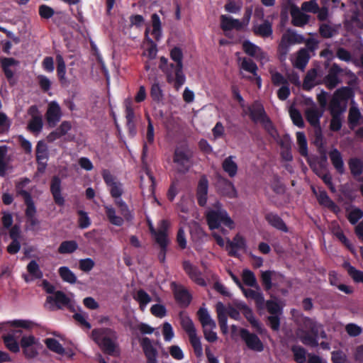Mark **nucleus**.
<instances>
[{"mask_svg":"<svg viewBox=\"0 0 363 363\" xmlns=\"http://www.w3.org/2000/svg\"><path fill=\"white\" fill-rule=\"evenodd\" d=\"M352 96V91L349 87H343L335 91L330 101V108L331 111L341 113L345 109L347 101Z\"/></svg>","mask_w":363,"mask_h":363,"instance_id":"obj_9","label":"nucleus"},{"mask_svg":"<svg viewBox=\"0 0 363 363\" xmlns=\"http://www.w3.org/2000/svg\"><path fill=\"white\" fill-rule=\"evenodd\" d=\"M10 158L7 155V147L0 146V176H4L9 169Z\"/></svg>","mask_w":363,"mask_h":363,"instance_id":"obj_38","label":"nucleus"},{"mask_svg":"<svg viewBox=\"0 0 363 363\" xmlns=\"http://www.w3.org/2000/svg\"><path fill=\"white\" fill-rule=\"evenodd\" d=\"M148 225L152 234L156 242L162 247H164L168 243L167 230L169 227V223L167 220H162L160 222L158 228L155 230L151 221L148 220Z\"/></svg>","mask_w":363,"mask_h":363,"instance_id":"obj_13","label":"nucleus"},{"mask_svg":"<svg viewBox=\"0 0 363 363\" xmlns=\"http://www.w3.org/2000/svg\"><path fill=\"white\" fill-rule=\"evenodd\" d=\"M192 153L186 145L177 147L174 153L173 163L174 168L180 172H187L191 167Z\"/></svg>","mask_w":363,"mask_h":363,"instance_id":"obj_7","label":"nucleus"},{"mask_svg":"<svg viewBox=\"0 0 363 363\" xmlns=\"http://www.w3.org/2000/svg\"><path fill=\"white\" fill-rule=\"evenodd\" d=\"M222 168L230 177H235L238 170L236 157L230 155L225 158L222 162Z\"/></svg>","mask_w":363,"mask_h":363,"instance_id":"obj_25","label":"nucleus"},{"mask_svg":"<svg viewBox=\"0 0 363 363\" xmlns=\"http://www.w3.org/2000/svg\"><path fill=\"white\" fill-rule=\"evenodd\" d=\"M150 95L154 101H159L162 99L163 94L160 84L157 82L152 84Z\"/></svg>","mask_w":363,"mask_h":363,"instance_id":"obj_58","label":"nucleus"},{"mask_svg":"<svg viewBox=\"0 0 363 363\" xmlns=\"http://www.w3.org/2000/svg\"><path fill=\"white\" fill-rule=\"evenodd\" d=\"M216 311L220 330L223 334H227L228 333L227 323L228 315L235 320H238L240 317V313L236 309L232 307L225 308L220 302L216 304Z\"/></svg>","mask_w":363,"mask_h":363,"instance_id":"obj_11","label":"nucleus"},{"mask_svg":"<svg viewBox=\"0 0 363 363\" xmlns=\"http://www.w3.org/2000/svg\"><path fill=\"white\" fill-rule=\"evenodd\" d=\"M244 283L250 286H257V280L252 272L244 269L242 274Z\"/></svg>","mask_w":363,"mask_h":363,"instance_id":"obj_55","label":"nucleus"},{"mask_svg":"<svg viewBox=\"0 0 363 363\" xmlns=\"http://www.w3.org/2000/svg\"><path fill=\"white\" fill-rule=\"evenodd\" d=\"M45 343L48 348L51 351L58 354H64L65 350L63 347L59 343L57 340L54 338H47L45 340Z\"/></svg>","mask_w":363,"mask_h":363,"instance_id":"obj_47","label":"nucleus"},{"mask_svg":"<svg viewBox=\"0 0 363 363\" xmlns=\"http://www.w3.org/2000/svg\"><path fill=\"white\" fill-rule=\"evenodd\" d=\"M240 60L241 69L253 74L254 76H257V66L253 61L247 58H243Z\"/></svg>","mask_w":363,"mask_h":363,"instance_id":"obj_51","label":"nucleus"},{"mask_svg":"<svg viewBox=\"0 0 363 363\" xmlns=\"http://www.w3.org/2000/svg\"><path fill=\"white\" fill-rule=\"evenodd\" d=\"M245 114H250L252 119L259 123L267 117L262 105L258 102H255L252 107H247L243 109Z\"/></svg>","mask_w":363,"mask_h":363,"instance_id":"obj_21","label":"nucleus"},{"mask_svg":"<svg viewBox=\"0 0 363 363\" xmlns=\"http://www.w3.org/2000/svg\"><path fill=\"white\" fill-rule=\"evenodd\" d=\"M57 60V73L58 78L61 83L65 84L67 83L68 80L66 77V65L65 62L60 55H57L56 57Z\"/></svg>","mask_w":363,"mask_h":363,"instance_id":"obj_42","label":"nucleus"},{"mask_svg":"<svg viewBox=\"0 0 363 363\" xmlns=\"http://www.w3.org/2000/svg\"><path fill=\"white\" fill-rule=\"evenodd\" d=\"M73 297V294L68 296L62 291H57L47 297L45 306L50 310H56L65 307L74 310L75 303Z\"/></svg>","mask_w":363,"mask_h":363,"instance_id":"obj_8","label":"nucleus"},{"mask_svg":"<svg viewBox=\"0 0 363 363\" xmlns=\"http://www.w3.org/2000/svg\"><path fill=\"white\" fill-rule=\"evenodd\" d=\"M253 30L256 34L262 37H269L272 33V25L268 21H264L262 24L255 23Z\"/></svg>","mask_w":363,"mask_h":363,"instance_id":"obj_41","label":"nucleus"},{"mask_svg":"<svg viewBox=\"0 0 363 363\" xmlns=\"http://www.w3.org/2000/svg\"><path fill=\"white\" fill-rule=\"evenodd\" d=\"M309 60L308 52L305 49L300 50L296 54L291 57V61L294 66L296 68L303 69Z\"/></svg>","mask_w":363,"mask_h":363,"instance_id":"obj_33","label":"nucleus"},{"mask_svg":"<svg viewBox=\"0 0 363 363\" xmlns=\"http://www.w3.org/2000/svg\"><path fill=\"white\" fill-rule=\"evenodd\" d=\"M317 72L315 69L310 70L304 79L303 86L310 89L316 84Z\"/></svg>","mask_w":363,"mask_h":363,"instance_id":"obj_53","label":"nucleus"},{"mask_svg":"<svg viewBox=\"0 0 363 363\" xmlns=\"http://www.w3.org/2000/svg\"><path fill=\"white\" fill-rule=\"evenodd\" d=\"M162 23L160 16L154 13L151 16V24L147 26L145 36V39L143 43V57L147 60H154L157 54V45L153 40L159 41L162 38Z\"/></svg>","mask_w":363,"mask_h":363,"instance_id":"obj_1","label":"nucleus"},{"mask_svg":"<svg viewBox=\"0 0 363 363\" xmlns=\"http://www.w3.org/2000/svg\"><path fill=\"white\" fill-rule=\"evenodd\" d=\"M296 143L299 153L305 157H308V143L306 135L303 132L296 133Z\"/></svg>","mask_w":363,"mask_h":363,"instance_id":"obj_40","label":"nucleus"},{"mask_svg":"<svg viewBox=\"0 0 363 363\" xmlns=\"http://www.w3.org/2000/svg\"><path fill=\"white\" fill-rule=\"evenodd\" d=\"M170 57L171 59L177 63V68L175 70L174 87L177 90H179L180 87L185 83L186 81V77L182 71V50L177 47L172 48L170 51Z\"/></svg>","mask_w":363,"mask_h":363,"instance_id":"obj_12","label":"nucleus"},{"mask_svg":"<svg viewBox=\"0 0 363 363\" xmlns=\"http://www.w3.org/2000/svg\"><path fill=\"white\" fill-rule=\"evenodd\" d=\"M277 278H281V276L275 272L265 271L262 273V280L267 289L272 286V281Z\"/></svg>","mask_w":363,"mask_h":363,"instance_id":"obj_44","label":"nucleus"},{"mask_svg":"<svg viewBox=\"0 0 363 363\" xmlns=\"http://www.w3.org/2000/svg\"><path fill=\"white\" fill-rule=\"evenodd\" d=\"M198 315L203 328H216V322L211 318L206 309L201 308L198 312Z\"/></svg>","mask_w":363,"mask_h":363,"instance_id":"obj_37","label":"nucleus"},{"mask_svg":"<svg viewBox=\"0 0 363 363\" xmlns=\"http://www.w3.org/2000/svg\"><path fill=\"white\" fill-rule=\"evenodd\" d=\"M331 359L333 363H351L346 354L342 351L333 352Z\"/></svg>","mask_w":363,"mask_h":363,"instance_id":"obj_62","label":"nucleus"},{"mask_svg":"<svg viewBox=\"0 0 363 363\" xmlns=\"http://www.w3.org/2000/svg\"><path fill=\"white\" fill-rule=\"evenodd\" d=\"M94 266L95 262L91 258L81 259L79 261V268L84 272H89Z\"/></svg>","mask_w":363,"mask_h":363,"instance_id":"obj_59","label":"nucleus"},{"mask_svg":"<svg viewBox=\"0 0 363 363\" xmlns=\"http://www.w3.org/2000/svg\"><path fill=\"white\" fill-rule=\"evenodd\" d=\"M206 216L211 230L219 228L221 224H223L230 230H233L235 228L234 220L222 207L219 201H216L212 206L206 211Z\"/></svg>","mask_w":363,"mask_h":363,"instance_id":"obj_3","label":"nucleus"},{"mask_svg":"<svg viewBox=\"0 0 363 363\" xmlns=\"http://www.w3.org/2000/svg\"><path fill=\"white\" fill-rule=\"evenodd\" d=\"M103 177L109 186L111 196L115 198V203L120 209L121 214L125 219L131 220L133 218L132 212L125 201L121 199L123 192L121 184L116 182L113 176L107 171H104Z\"/></svg>","mask_w":363,"mask_h":363,"instance_id":"obj_5","label":"nucleus"},{"mask_svg":"<svg viewBox=\"0 0 363 363\" xmlns=\"http://www.w3.org/2000/svg\"><path fill=\"white\" fill-rule=\"evenodd\" d=\"M345 268L350 274V276L352 278V279L355 282H362L363 283V272L355 269L354 267L351 266L350 264H345Z\"/></svg>","mask_w":363,"mask_h":363,"instance_id":"obj_49","label":"nucleus"},{"mask_svg":"<svg viewBox=\"0 0 363 363\" xmlns=\"http://www.w3.org/2000/svg\"><path fill=\"white\" fill-rule=\"evenodd\" d=\"M296 336L304 345L316 347L318 345L317 337L326 338V333L321 324L305 317L296 332Z\"/></svg>","mask_w":363,"mask_h":363,"instance_id":"obj_2","label":"nucleus"},{"mask_svg":"<svg viewBox=\"0 0 363 363\" xmlns=\"http://www.w3.org/2000/svg\"><path fill=\"white\" fill-rule=\"evenodd\" d=\"M329 157L336 170L340 173H343L345 167L341 153L337 149L333 148L330 151Z\"/></svg>","mask_w":363,"mask_h":363,"instance_id":"obj_35","label":"nucleus"},{"mask_svg":"<svg viewBox=\"0 0 363 363\" xmlns=\"http://www.w3.org/2000/svg\"><path fill=\"white\" fill-rule=\"evenodd\" d=\"M360 112L357 108L354 106L350 108L349 112V121L352 128L357 124L360 119Z\"/></svg>","mask_w":363,"mask_h":363,"instance_id":"obj_64","label":"nucleus"},{"mask_svg":"<svg viewBox=\"0 0 363 363\" xmlns=\"http://www.w3.org/2000/svg\"><path fill=\"white\" fill-rule=\"evenodd\" d=\"M78 215V223L79 228L82 229L89 228L91 225V220L87 213L84 211H79Z\"/></svg>","mask_w":363,"mask_h":363,"instance_id":"obj_61","label":"nucleus"},{"mask_svg":"<svg viewBox=\"0 0 363 363\" xmlns=\"http://www.w3.org/2000/svg\"><path fill=\"white\" fill-rule=\"evenodd\" d=\"M140 345L147 359V363H158L157 351L151 340L147 337H143L140 340Z\"/></svg>","mask_w":363,"mask_h":363,"instance_id":"obj_18","label":"nucleus"},{"mask_svg":"<svg viewBox=\"0 0 363 363\" xmlns=\"http://www.w3.org/2000/svg\"><path fill=\"white\" fill-rule=\"evenodd\" d=\"M59 274L62 279L69 284H75L77 281V277L74 273L69 269L67 267H61L58 269Z\"/></svg>","mask_w":363,"mask_h":363,"instance_id":"obj_43","label":"nucleus"},{"mask_svg":"<svg viewBox=\"0 0 363 363\" xmlns=\"http://www.w3.org/2000/svg\"><path fill=\"white\" fill-rule=\"evenodd\" d=\"M252 13V8L248 7L245 11L244 18L242 21L238 19L233 18L232 17L222 15L220 17L221 28L224 30H230L232 29L240 30L247 26L250 21L251 15Z\"/></svg>","mask_w":363,"mask_h":363,"instance_id":"obj_10","label":"nucleus"},{"mask_svg":"<svg viewBox=\"0 0 363 363\" xmlns=\"http://www.w3.org/2000/svg\"><path fill=\"white\" fill-rule=\"evenodd\" d=\"M268 311L272 315L281 313L283 305L275 301H268L266 303Z\"/></svg>","mask_w":363,"mask_h":363,"instance_id":"obj_57","label":"nucleus"},{"mask_svg":"<svg viewBox=\"0 0 363 363\" xmlns=\"http://www.w3.org/2000/svg\"><path fill=\"white\" fill-rule=\"evenodd\" d=\"M242 48L246 54L255 57L261 64H264L268 61L267 54L251 42L245 40L242 43Z\"/></svg>","mask_w":363,"mask_h":363,"instance_id":"obj_15","label":"nucleus"},{"mask_svg":"<svg viewBox=\"0 0 363 363\" xmlns=\"http://www.w3.org/2000/svg\"><path fill=\"white\" fill-rule=\"evenodd\" d=\"M240 334L250 349L257 352L263 350V345L255 335L250 333L245 329L240 330Z\"/></svg>","mask_w":363,"mask_h":363,"instance_id":"obj_17","label":"nucleus"},{"mask_svg":"<svg viewBox=\"0 0 363 363\" xmlns=\"http://www.w3.org/2000/svg\"><path fill=\"white\" fill-rule=\"evenodd\" d=\"M307 102L308 103V107L305 110L306 119L312 125L316 126L319 123V118L322 113L318 111L311 99H307Z\"/></svg>","mask_w":363,"mask_h":363,"instance_id":"obj_20","label":"nucleus"},{"mask_svg":"<svg viewBox=\"0 0 363 363\" xmlns=\"http://www.w3.org/2000/svg\"><path fill=\"white\" fill-rule=\"evenodd\" d=\"M160 69L166 74L167 75V80L169 83L174 82V84H175V77L172 75L171 72L169 69V67H173V65H169L168 60L164 57H161L160 59Z\"/></svg>","mask_w":363,"mask_h":363,"instance_id":"obj_46","label":"nucleus"},{"mask_svg":"<svg viewBox=\"0 0 363 363\" xmlns=\"http://www.w3.org/2000/svg\"><path fill=\"white\" fill-rule=\"evenodd\" d=\"M243 313L245 316V318L250 322L252 325L255 327L257 330L261 331L262 327L259 322L255 318L253 313L250 308H249L247 306H243Z\"/></svg>","mask_w":363,"mask_h":363,"instance_id":"obj_56","label":"nucleus"},{"mask_svg":"<svg viewBox=\"0 0 363 363\" xmlns=\"http://www.w3.org/2000/svg\"><path fill=\"white\" fill-rule=\"evenodd\" d=\"M61 118V110L59 104L55 101H52L48 104L46 113V119L48 123L54 126Z\"/></svg>","mask_w":363,"mask_h":363,"instance_id":"obj_19","label":"nucleus"},{"mask_svg":"<svg viewBox=\"0 0 363 363\" xmlns=\"http://www.w3.org/2000/svg\"><path fill=\"white\" fill-rule=\"evenodd\" d=\"M93 340L105 352L111 354L116 347V333L110 328L94 329L91 333Z\"/></svg>","mask_w":363,"mask_h":363,"instance_id":"obj_6","label":"nucleus"},{"mask_svg":"<svg viewBox=\"0 0 363 363\" xmlns=\"http://www.w3.org/2000/svg\"><path fill=\"white\" fill-rule=\"evenodd\" d=\"M291 15L292 23L296 26H303L308 22L309 16L303 13L297 6H291Z\"/></svg>","mask_w":363,"mask_h":363,"instance_id":"obj_28","label":"nucleus"},{"mask_svg":"<svg viewBox=\"0 0 363 363\" xmlns=\"http://www.w3.org/2000/svg\"><path fill=\"white\" fill-rule=\"evenodd\" d=\"M259 123L262 124L265 130L274 139H277L278 133L267 116L262 119Z\"/></svg>","mask_w":363,"mask_h":363,"instance_id":"obj_60","label":"nucleus"},{"mask_svg":"<svg viewBox=\"0 0 363 363\" xmlns=\"http://www.w3.org/2000/svg\"><path fill=\"white\" fill-rule=\"evenodd\" d=\"M245 239L240 233L236 234L232 240L227 239V250L230 255H235L234 249H243L245 247Z\"/></svg>","mask_w":363,"mask_h":363,"instance_id":"obj_31","label":"nucleus"},{"mask_svg":"<svg viewBox=\"0 0 363 363\" xmlns=\"http://www.w3.org/2000/svg\"><path fill=\"white\" fill-rule=\"evenodd\" d=\"M303 40L302 36L296 34L291 30H288L282 35L279 50L283 54H286L291 46L302 43Z\"/></svg>","mask_w":363,"mask_h":363,"instance_id":"obj_14","label":"nucleus"},{"mask_svg":"<svg viewBox=\"0 0 363 363\" xmlns=\"http://www.w3.org/2000/svg\"><path fill=\"white\" fill-rule=\"evenodd\" d=\"M350 167L354 176L359 175L363 171V160L352 159L350 162Z\"/></svg>","mask_w":363,"mask_h":363,"instance_id":"obj_54","label":"nucleus"},{"mask_svg":"<svg viewBox=\"0 0 363 363\" xmlns=\"http://www.w3.org/2000/svg\"><path fill=\"white\" fill-rule=\"evenodd\" d=\"M36 158L39 164V170L43 171L48 159V148L43 142L40 141L37 145Z\"/></svg>","mask_w":363,"mask_h":363,"instance_id":"obj_30","label":"nucleus"},{"mask_svg":"<svg viewBox=\"0 0 363 363\" xmlns=\"http://www.w3.org/2000/svg\"><path fill=\"white\" fill-rule=\"evenodd\" d=\"M135 299L139 303L140 308L143 311L151 301L150 296L143 290H139L135 295Z\"/></svg>","mask_w":363,"mask_h":363,"instance_id":"obj_48","label":"nucleus"},{"mask_svg":"<svg viewBox=\"0 0 363 363\" xmlns=\"http://www.w3.org/2000/svg\"><path fill=\"white\" fill-rule=\"evenodd\" d=\"M50 190L55 203L59 206L65 204V199L61 194V181L57 177H54L51 182Z\"/></svg>","mask_w":363,"mask_h":363,"instance_id":"obj_29","label":"nucleus"},{"mask_svg":"<svg viewBox=\"0 0 363 363\" xmlns=\"http://www.w3.org/2000/svg\"><path fill=\"white\" fill-rule=\"evenodd\" d=\"M28 114L30 116V119L28 124V129L33 133H39L43 128L42 115L35 106L30 107Z\"/></svg>","mask_w":363,"mask_h":363,"instance_id":"obj_16","label":"nucleus"},{"mask_svg":"<svg viewBox=\"0 0 363 363\" xmlns=\"http://www.w3.org/2000/svg\"><path fill=\"white\" fill-rule=\"evenodd\" d=\"M172 289L174 291L175 298L182 305H188L191 300V296L186 289L182 286L172 283Z\"/></svg>","mask_w":363,"mask_h":363,"instance_id":"obj_24","label":"nucleus"},{"mask_svg":"<svg viewBox=\"0 0 363 363\" xmlns=\"http://www.w3.org/2000/svg\"><path fill=\"white\" fill-rule=\"evenodd\" d=\"M162 335L166 342H170L174 337V333L172 326L167 322L163 324Z\"/></svg>","mask_w":363,"mask_h":363,"instance_id":"obj_63","label":"nucleus"},{"mask_svg":"<svg viewBox=\"0 0 363 363\" xmlns=\"http://www.w3.org/2000/svg\"><path fill=\"white\" fill-rule=\"evenodd\" d=\"M124 106L125 109V118L127 121V126L130 132L133 135L135 134V113L133 108L131 99H126L124 101Z\"/></svg>","mask_w":363,"mask_h":363,"instance_id":"obj_27","label":"nucleus"},{"mask_svg":"<svg viewBox=\"0 0 363 363\" xmlns=\"http://www.w3.org/2000/svg\"><path fill=\"white\" fill-rule=\"evenodd\" d=\"M0 62L6 78L11 79L14 74V69L18 66L19 62L12 57H1Z\"/></svg>","mask_w":363,"mask_h":363,"instance_id":"obj_23","label":"nucleus"},{"mask_svg":"<svg viewBox=\"0 0 363 363\" xmlns=\"http://www.w3.org/2000/svg\"><path fill=\"white\" fill-rule=\"evenodd\" d=\"M78 248V244L74 240H67L62 242L58 247V252L60 254H70L75 252Z\"/></svg>","mask_w":363,"mask_h":363,"instance_id":"obj_45","label":"nucleus"},{"mask_svg":"<svg viewBox=\"0 0 363 363\" xmlns=\"http://www.w3.org/2000/svg\"><path fill=\"white\" fill-rule=\"evenodd\" d=\"M6 325L10 328V332L3 336L4 344L10 351L18 352L19 351V345L17 338L21 334V330L18 328L29 330L33 327L34 324L31 321L26 320H15L9 322Z\"/></svg>","mask_w":363,"mask_h":363,"instance_id":"obj_4","label":"nucleus"},{"mask_svg":"<svg viewBox=\"0 0 363 363\" xmlns=\"http://www.w3.org/2000/svg\"><path fill=\"white\" fill-rule=\"evenodd\" d=\"M180 323L184 330L187 333L189 338L197 335L196 329L191 319L185 314L180 315Z\"/></svg>","mask_w":363,"mask_h":363,"instance_id":"obj_34","label":"nucleus"},{"mask_svg":"<svg viewBox=\"0 0 363 363\" xmlns=\"http://www.w3.org/2000/svg\"><path fill=\"white\" fill-rule=\"evenodd\" d=\"M318 200L321 205L332 208L334 211H337V206L330 200L327 194L320 191L317 196Z\"/></svg>","mask_w":363,"mask_h":363,"instance_id":"obj_50","label":"nucleus"},{"mask_svg":"<svg viewBox=\"0 0 363 363\" xmlns=\"http://www.w3.org/2000/svg\"><path fill=\"white\" fill-rule=\"evenodd\" d=\"M104 209L108 221L114 225L121 226L123 224L124 220H128L124 218L121 213H120V215H118L116 209L110 205H105ZM119 212L121 211H119Z\"/></svg>","mask_w":363,"mask_h":363,"instance_id":"obj_26","label":"nucleus"},{"mask_svg":"<svg viewBox=\"0 0 363 363\" xmlns=\"http://www.w3.org/2000/svg\"><path fill=\"white\" fill-rule=\"evenodd\" d=\"M339 71L340 69L336 65L331 67L329 74L325 79V84L328 88L333 89L338 84L337 72Z\"/></svg>","mask_w":363,"mask_h":363,"instance_id":"obj_39","label":"nucleus"},{"mask_svg":"<svg viewBox=\"0 0 363 363\" xmlns=\"http://www.w3.org/2000/svg\"><path fill=\"white\" fill-rule=\"evenodd\" d=\"M208 190V182L206 177H202L198 184L196 197L200 206H205L207 203V195Z\"/></svg>","mask_w":363,"mask_h":363,"instance_id":"obj_22","label":"nucleus"},{"mask_svg":"<svg viewBox=\"0 0 363 363\" xmlns=\"http://www.w3.org/2000/svg\"><path fill=\"white\" fill-rule=\"evenodd\" d=\"M266 220L272 227L277 230L286 232L287 227L283 220L277 214L268 213L266 215Z\"/></svg>","mask_w":363,"mask_h":363,"instance_id":"obj_36","label":"nucleus"},{"mask_svg":"<svg viewBox=\"0 0 363 363\" xmlns=\"http://www.w3.org/2000/svg\"><path fill=\"white\" fill-rule=\"evenodd\" d=\"M27 270L35 279H40L43 277V272H41L38 264L35 260H32L29 262L27 266Z\"/></svg>","mask_w":363,"mask_h":363,"instance_id":"obj_52","label":"nucleus"},{"mask_svg":"<svg viewBox=\"0 0 363 363\" xmlns=\"http://www.w3.org/2000/svg\"><path fill=\"white\" fill-rule=\"evenodd\" d=\"M183 265L185 272L194 281L201 286L205 285V281L201 277L200 272L196 267L187 261H185Z\"/></svg>","mask_w":363,"mask_h":363,"instance_id":"obj_32","label":"nucleus"}]
</instances>
